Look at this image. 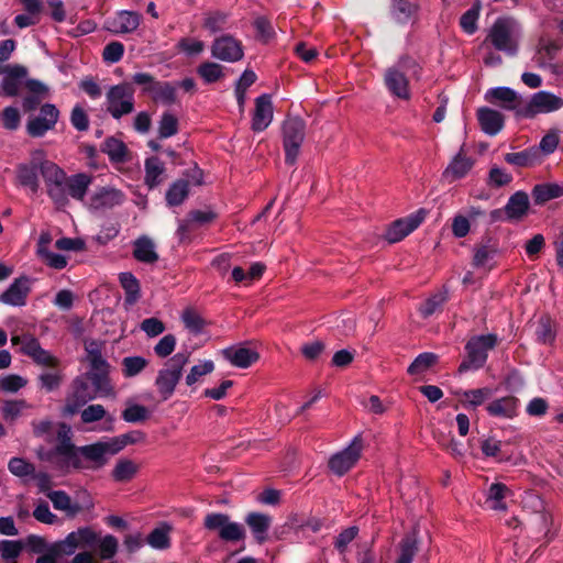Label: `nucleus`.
I'll list each match as a JSON object with an SVG mask.
<instances>
[{
  "instance_id": "nucleus-53",
  "label": "nucleus",
  "mask_w": 563,
  "mask_h": 563,
  "mask_svg": "<svg viewBox=\"0 0 563 563\" xmlns=\"http://www.w3.org/2000/svg\"><path fill=\"white\" fill-rule=\"evenodd\" d=\"M481 450L485 456L494 457L498 462L509 460V455L503 450V442L493 437L481 442Z\"/></svg>"
},
{
  "instance_id": "nucleus-45",
  "label": "nucleus",
  "mask_w": 563,
  "mask_h": 563,
  "mask_svg": "<svg viewBox=\"0 0 563 563\" xmlns=\"http://www.w3.org/2000/svg\"><path fill=\"white\" fill-rule=\"evenodd\" d=\"M85 351L90 364V369L110 368V364L102 356V344L100 342L92 340L86 343Z\"/></svg>"
},
{
  "instance_id": "nucleus-20",
  "label": "nucleus",
  "mask_w": 563,
  "mask_h": 563,
  "mask_svg": "<svg viewBox=\"0 0 563 563\" xmlns=\"http://www.w3.org/2000/svg\"><path fill=\"white\" fill-rule=\"evenodd\" d=\"M123 201L124 195L121 190L102 187L91 195L88 207L92 210L111 209L115 206L122 205Z\"/></svg>"
},
{
  "instance_id": "nucleus-33",
  "label": "nucleus",
  "mask_w": 563,
  "mask_h": 563,
  "mask_svg": "<svg viewBox=\"0 0 563 563\" xmlns=\"http://www.w3.org/2000/svg\"><path fill=\"white\" fill-rule=\"evenodd\" d=\"M91 183L92 176L86 173H78L69 177L66 176L65 186L67 195L75 200L84 201Z\"/></svg>"
},
{
  "instance_id": "nucleus-23",
  "label": "nucleus",
  "mask_w": 563,
  "mask_h": 563,
  "mask_svg": "<svg viewBox=\"0 0 563 563\" xmlns=\"http://www.w3.org/2000/svg\"><path fill=\"white\" fill-rule=\"evenodd\" d=\"M223 357L233 366L247 368L260 360V354L246 346H230L223 350Z\"/></svg>"
},
{
  "instance_id": "nucleus-55",
  "label": "nucleus",
  "mask_w": 563,
  "mask_h": 563,
  "mask_svg": "<svg viewBox=\"0 0 563 563\" xmlns=\"http://www.w3.org/2000/svg\"><path fill=\"white\" fill-rule=\"evenodd\" d=\"M253 27L255 29V37L262 43H268L272 41L276 33L272 22L264 15L255 18L253 21Z\"/></svg>"
},
{
  "instance_id": "nucleus-40",
  "label": "nucleus",
  "mask_w": 563,
  "mask_h": 563,
  "mask_svg": "<svg viewBox=\"0 0 563 563\" xmlns=\"http://www.w3.org/2000/svg\"><path fill=\"white\" fill-rule=\"evenodd\" d=\"M31 409L32 405L23 399L4 400L1 407V416L5 421L14 422Z\"/></svg>"
},
{
  "instance_id": "nucleus-18",
  "label": "nucleus",
  "mask_w": 563,
  "mask_h": 563,
  "mask_svg": "<svg viewBox=\"0 0 563 563\" xmlns=\"http://www.w3.org/2000/svg\"><path fill=\"white\" fill-rule=\"evenodd\" d=\"M142 20V15L136 11L121 10L113 18L104 22V29L113 34H128L134 32Z\"/></svg>"
},
{
  "instance_id": "nucleus-14",
  "label": "nucleus",
  "mask_w": 563,
  "mask_h": 563,
  "mask_svg": "<svg viewBox=\"0 0 563 563\" xmlns=\"http://www.w3.org/2000/svg\"><path fill=\"white\" fill-rule=\"evenodd\" d=\"M511 31V21L506 18H498L490 27L488 40L497 51L514 56L518 47L512 38Z\"/></svg>"
},
{
  "instance_id": "nucleus-39",
  "label": "nucleus",
  "mask_w": 563,
  "mask_h": 563,
  "mask_svg": "<svg viewBox=\"0 0 563 563\" xmlns=\"http://www.w3.org/2000/svg\"><path fill=\"white\" fill-rule=\"evenodd\" d=\"M121 287L125 292L124 302L129 306L134 305L141 297V285L139 279L130 272L119 275Z\"/></svg>"
},
{
  "instance_id": "nucleus-2",
  "label": "nucleus",
  "mask_w": 563,
  "mask_h": 563,
  "mask_svg": "<svg viewBox=\"0 0 563 563\" xmlns=\"http://www.w3.org/2000/svg\"><path fill=\"white\" fill-rule=\"evenodd\" d=\"M418 64L415 58L409 55H402L397 63L388 67L384 73V85L390 95L402 99H410L408 71L417 74Z\"/></svg>"
},
{
  "instance_id": "nucleus-22",
  "label": "nucleus",
  "mask_w": 563,
  "mask_h": 563,
  "mask_svg": "<svg viewBox=\"0 0 563 563\" xmlns=\"http://www.w3.org/2000/svg\"><path fill=\"white\" fill-rule=\"evenodd\" d=\"M91 446L95 457V465L98 470L108 464V455H114L125 448L120 435L111 438L109 441H98L91 443Z\"/></svg>"
},
{
  "instance_id": "nucleus-52",
  "label": "nucleus",
  "mask_w": 563,
  "mask_h": 563,
  "mask_svg": "<svg viewBox=\"0 0 563 563\" xmlns=\"http://www.w3.org/2000/svg\"><path fill=\"white\" fill-rule=\"evenodd\" d=\"M223 66L214 62H203L197 67V74L206 84H213L224 77Z\"/></svg>"
},
{
  "instance_id": "nucleus-59",
  "label": "nucleus",
  "mask_w": 563,
  "mask_h": 563,
  "mask_svg": "<svg viewBox=\"0 0 563 563\" xmlns=\"http://www.w3.org/2000/svg\"><path fill=\"white\" fill-rule=\"evenodd\" d=\"M181 320L191 333L200 334L206 325L205 319L195 310L186 309L181 314Z\"/></svg>"
},
{
  "instance_id": "nucleus-3",
  "label": "nucleus",
  "mask_w": 563,
  "mask_h": 563,
  "mask_svg": "<svg viewBox=\"0 0 563 563\" xmlns=\"http://www.w3.org/2000/svg\"><path fill=\"white\" fill-rule=\"evenodd\" d=\"M498 336L494 333L474 335L465 344L466 357L459 365L460 374L468 371H478L487 362L488 351L496 347Z\"/></svg>"
},
{
  "instance_id": "nucleus-12",
  "label": "nucleus",
  "mask_w": 563,
  "mask_h": 563,
  "mask_svg": "<svg viewBox=\"0 0 563 563\" xmlns=\"http://www.w3.org/2000/svg\"><path fill=\"white\" fill-rule=\"evenodd\" d=\"M427 213L426 209L420 208L405 218L393 221L384 233L385 240L389 243L400 242L424 221Z\"/></svg>"
},
{
  "instance_id": "nucleus-28",
  "label": "nucleus",
  "mask_w": 563,
  "mask_h": 563,
  "mask_svg": "<svg viewBox=\"0 0 563 563\" xmlns=\"http://www.w3.org/2000/svg\"><path fill=\"white\" fill-rule=\"evenodd\" d=\"M144 172V184L147 186L150 190L157 188L165 180V165L155 155L145 158Z\"/></svg>"
},
{
  "instance_id": "nucleus-21",
  "label": "nucleus",
  "mask_w": 563,
  "mask_h": 563,
  "mask_svg": "<svg viewBox=\"0 0 563 563\" xmlns=\"http://www.w3.org/2000/svg\"><path fill=\"white\" fill-rule=\"evenodd\" d=\"M529 208L528 194L523 190L514 192L505 205L506 220L509 222L522 220L528 214Z\"/></svg>"
},
{
  "instance_id": "nucleus-32",
  "label": "nucleus",
  "mask_w": 563,
  "mask_h": 563,
  "mask_svg": "<svg viewBox=\"0 0 563 563\" xmlns=\"http://www.w3.org/2000/svg\"><path fill=\"white\" fill-rule=\"evenodd\" d=\"M474 161L465 156L462 151L457 153L443 172L442 176L449 183L463 178L473 167Z\"/></svg>"
},
{
  "instance_id": "nucleus-9",
  "label": "nucleus",
  "mask_w": 563,
  "mask_h": 563,
  "mask_svg": "<svg viewBox=\"0 0 563 563\" xmlns=\"http://www.w3.org/2000/svg\"><path fill=\"white\" fill-rule=\"evenodd\" d=\"M59 457V467L65 471H98L95 465V457L91 444L82 446H70L59 452L53 453Z\"/></svg>"
},
{
  "instance_id": "nucleus-8",
  "label": "nucleus",
  "mask_w": 563,
  "mask_h": 563,
  "mask_svg": "<svg viewBox=\"0 0 563 563\" xmlns=\"http://www.w3.org/2000/svg\"><path fill=\"white\" fill-rule=\"evenodd\" d=\"M98 396L87 377L84 375L77 376L70 384V390L63 408V416L68 417L78 413L84 406Z\"/></svg>"
},
{
  "instance_id": "nucleus-47",
  "label": "nucleus",
  "mask_w": 563,
  "mask_h": 563,
  "mask_svg": "<svg viewBox=\"0 0 563 563\" xmlns=\"http://www.w3.org/2000/svg\"><path fill=\"white\" fill-rule=\"evenodd\" d=\"M419 551L418 541L413 534L405 536L399 542V555L395 563H412Z\"/></svg>"
},
{
  "instance_id": "nucleus-6",
  "label": "nucleus",
  "mask_w": 563,
  "mask_h": 563,
  "mask_svg": "<svg viewBox=\"0 0 563 563\" xmlns=\"http://www.w3.org/2000/svg\"><path fill=\"white\" fill-rule=\"evenodd\" d=\"M37 367H41V372L37 374V379L40 380L43 389L51 393L60 387L64 380L60 361L48 351L42 349L38 343Z\"/></svg>"
},
{
  "instance_id": "nucleus-7",
  "label": "nucleus",
  "mask_w": 563,
  "mask_h": 563,
  "mask_svg": "<svg viewBox=\"0 0 563 563\" xmlns=\"http://www.w3.org/2000/svg\"><path fill=\"white\" fill-rule=\"evenodd\" d=\"M134 93L135 88L128 81L109 88L106 93V103L107 111L113 119L119 120L134 111Z\"/></svg>"
},
{
  "instance_id": "nucleus-34",
  "label": "nucleus",
  "mask_w": 563,
  "mask_h": 563,
  "mask_svg": "<svg viewBox=\"0 0 563 563\" xmlns=\"http://www.w3.org/2000/svg\"><path fill=\"white\" fill-rule=\"evenodd\" d=\"M133 257L141 263L154 264L158 261L154 242L146 235L137 238L133 242Z\"/></svg>"
},
{
  "instance_id": "nucleus-31",
  "label": "nucleus",
  "mask_w": 563,
  "mask_h": 563,
  "mask_svg": "<svg viewBox=\"0 0 563 563\" xmlns=\"http://www.w3.org/2000/svg\"><path fill=\"white\" fill-rule=\"evenodd\" d=\"M245 523L258 544H263L267 540V533L272 525L271 516L255 511L249 512L245 517Z\"/></svg>"
},
{
  "instance_id": "nucleus-1",
  "label": "nucleus",
  "mask_w": 563,
  "mask_h": 563,
  "mask_svg": "<svg viewBox=\"0 0 563 563\" xmlns=\"http://www.w3.org/2000/svg\"><path fill=\"white\" fill-rule=\"evenodd\" d=\"M1 75L0 93L5 97H18L26 93L22 102L23 110L32 111L35 109V79L29 77L27 68L19 64L5 65Z\"/></svg>"
},
{
  "instance_id": "nucleus-63",
  "label": "nucleus",
  "mask_w": 563,
  "mask_h": 563,
  "mask_svg": "<svg viewBox=\"0 0 563 563\" xmlns=\"http://www.w3.org/2000/svg\"><path fill=\"white\" fill-rule=\"evenodd\" d=\"M512 181V175L506 173L498 166H493L489 169L487 185L492 188H500L509 185Z\"/></svg>"
},
{
  "instance_id": "nucleus-46",
  "label": "nucleus",
  "mask_w": 563,
  "mask_h": 563,
  "mask_svg": "<svg viewBox=\"0 0 563 563\" xmlns=\"http://www.w3.org/2000/svg\"><path fill=\"white\" fill-rule=\"evenodd\" d=\"M170 526L164 523L161 527L153 529L146 537L145 541L156 550H166L170 547Z\"/></svg>"
},
{
  "instance_id": "nucleus-19",
  "label": "nucleus",
  "mask_w": 563,
  "mask_h": 563,
  "mask_svg": "<svg viewBox=\"0 0 563 563\" xmlns=\"http://www.w3.org/2000/svg\"><path fill=\"white\" fill-rule=\"evenodd\" d=\"M273 120V103L271 96L263 93L255 99V109L252 118V130L262 132L268 128Z\"/></svg>"
},
{
  "instance_id": "nucleus-15",
  "label": "nucleus",
  "mask_w": 563,
  "mask_h": 563,
  "mask_svg": "<svg viewBox=\"0 0 563 563\" xmlns=\"http://www.w3.org/2000/svg\"><path fill=\"white\" fill-rule=\"evenodd\" d=\"M98 544V534L90 527L78 528L58 542L66 555L75 554L77 550L93 549Z\"/></svg>"
},
{
  "instance_id": "nucleus-27",
  "label": "nucleus",
  "mask_w": 563,
  "mask_h": 563,
  "mask_svg": "<svg viewBox=\"0 0 563 563\" xmlns=\"http://www.w3.org/2000/svg\"><path fill=\"white\" fill-rule=\"evenodd\" d=\"M30 291L29 279L16 278L9 288L0 295V301L10 306H24Z\"/></svg>"
},
{
  "instance_id": "nucleus-5",
  "label": "nucleus",
  "mask_w": 563,
  "mask_h": 563,
  "mask_svg": "<svg viewBox=\"0 0 563 563\" xmlns=\"http://www.w3.org/2000/svg\"><path fill=\"white\" fill-rule=\"evenodd\" d=\"M285 163L295 165L306 136V123L299 117H288L282 126Z\"/></svg>"
},
{
  "instance_id": "nucleus-16",
  "label": "nucleus",
  "mask_w": 563,
  "mask_h": 563,
  "mask_svg": "<svg viewBox=\"0 0 563 563\" xmlns=\"http://www.w3.org/2000/svg\"><path fill=\"white\" fill-rule=\"evenodd\" d=\"M485 100L507 111H514L520 118V109L525 99L509 87L490 88L485 93Z\"/></svg>"
},
{
  "instance_id": "nucleus-57",
  "label": "nucleus",
  "mask_w": 563,
  "mask_h": 563,
  "mask_svg": "<svg viewBox=\"0 0 563 563\" xmlns=\"http://www.w3.org/2000/svg\"><path fill=\"white\" fill-rule=\"evenodd\" d=\"M150 417L148 409L139 404L128 405L121 412V418L128 423H140L147 420Z\"/></svg>"
},
{
  "instance_id": "nucleus-36",
  "label": "nucleus",
  "mask_w": 563,
  "mask_h": 563,
  "mask_svg": "<svg viewBox=\"0 0 563 563\" xmlns=\"http://www.w3.org/2000/svg\"><path fill=\"white\" fill-rule=\"evenodd\" d=\"M109 373L110 368L89 369L84 376L87 377L99 396H109L113 391Z\"/></svg>"
},
{
  "instance_id": "nucleus-13",
  "label": "nucleus",
  "mask_w": 563,
  "mask_h": 563,
  "mask_svg": "<svg viewBox=\"0 0 563 563\" xmlns=\"http://www.w3.org/2000/svg\"><path fill=\"white\" fill-rule=\"evenodd\" d=\"M362 449L363 440L361 435H356L347 448L330 457L329 468L331 472L338 476H343L360 460Z\"/></svg>"
},
{
  "instance_id": "nucleus-30",
  "label": "nucleus",
  "mask_w": 563,
  "mask_h": 563,
  "mask_svg": "<svg viewBox=\"0 0 563 563\" xmlns=\"http://www.w3.org/2000/svg\"><path fill=\"white\" fill-rule=\"evenodd\" d=\"M80 418L82 423H93L100 420H104L103 431L112 432L114 430L115 418L109 415L102 405L95 404L89 405L80 411Z\"/></svg>"
},
{
  "instance_id": "nucleus-26",
  "label": "nucleus",
  "mask_w": 563,
  "mask_h": 563,
  "mask_svg": "<svg viewBox=\"0 0 563 563\" xmlns=\"http://www.w3.org/2000/svg\"><path fill=\"white\" fill-rule=\"evenodd\" d=\"M460 405L466 410H476L485 401L492 398L493 390L489 387L459 390L455 393Z\"/></svg>"
},
{
  "instance_id": "nucleus-48",
  "label": "nucleus",
  "mask_w": 563,
  "mask_h": 563,
  "mask_svg": "<svg viewBox=\"0 0 563 563\" xmlns=\"http://www.w3.org/2000/svg\"><path fill=\"white\" fill-rule=\"evenodd\" d=\"M510 489L503 483H493L487 492V503L494 510H506V504L504 501L506 495Z\"/></svg>"
},
{
  "instance_id": "nucleus-35",
  "label": "nucleus",
  "mask_w": 563,
  "mask_h": 563,
  "mask_svg": "<svg viewBox=\"0 0 563 563\" xmlns=\"http://www.w3.org/2000/svg\"><path fill=\"white\" fill-rule=\"evenodd\" d=\"M506 163L517 167H532L540 163V150L536 146L526 148L521 152L507 153L504 156Z\"/></svg>"
},
{
  "instance_id": "nucleus-56",
  "label": "nucleus",
  "mask_w": 563,
  "mask_h": 563,
  "mask_svg": "<svg viewBox=\"0 0 563 563\" xmlns=\"http://www.w3.org/2000/svg\"><path fill=\"white\" fill-rule=\"evenodd\" d=\"M121 364L123 376L130 378L139 375L148 365V361L143 356H126Z\"/></svg>"
},
{
  "instance_id": "nucleus-24",
  "label": "nucleus",
  "mask_w": 563,
  "mask_h": 563,
  "mask_svg": "<svg viewBox=\"0 0 563 563\" xmlns=\"http://www.w3.org/2000/svg\"><path fill=\"white\" fill-rule=\"evenodd\" d=\"M477 120L482 131L490 136L498 134L505 125L504 115L488 107L477 110Z\"/></svg>"
},
{
  "instance_id": "nucleus-62",
  "label": "nucleus",
  "mask_w": 563,
  "mask_h": 563,
  "mask_svg": "<svg viewBox=\"0 0 563 563\" xmlns=\"http://www.w3.org/2000/svg\"><path fill=\"white\" fill-rule=\"evenodd\" d=\"M23 550V542L20 540H1L0 541V555L9 563L14 561Z\"/></svg>"
},
{
  "instance_id": "nucleus-51",
  "label": "nucleus",
  "mask_w": 563,
  "mask_h": 563,
  "mask_svg": "<svg viewBox=\"0 0 563 563\" xmlns=\"http://www.w3.org/2000/svg\"><path fill=\"white\" fill-rule=\"evenodd\" d=\"M40 12H44L57 23H62L66 20V10L62 0H45V5H42L37 0V14Z\"/></svg>"
},
{
  "instance_id": "nucleus-38",
  "label": "nucleus",
  "mask_w": 563,
  "mask_h": 563,
  "mask_svg": "<svg viewBox=\"0 0 563 563\" xmlns=\"http://www.w3.org/2000/svg\"><path fill=\"white\" fill-rule=\"evenodd\" d=\"M102 153L109 156L112 163H124L128 161V147L123 141L110 136L107 137L100 146Z\"/></svg>"
},
{
  "instance_id": "nucleus-43",
  "label": "nucleus",
  "mask_w": 563,
  "mask_h": 563,
  "mask_svg": "<svg viewBox=\"0 0 563 563\" xmlns=\"http://www.w3.org/2000/svg\"><path fill=\"white\" fill-rule=\"evenodd\" d=\"M38 154L40 152L37 151V170L41 172L46 186L66 180V173L62 168L53 162H40Z\"/></svg>"
},
{
  "instance_id": "nucleus-61",
  "label": "nucleus",
  "mask_w": 563,
  "mask_h": 563,
  "mask_svg": "<svg viewBox=\"0 0 563 563\" xmlns=\"http://www.w3.org/2000/svg\"><path fill=\"white\" fill-rule=\"evenodd\" d=\"M537 341L542 344H552L555 341L556 333L552 328L551 319L542 317L536 330Z\"/></svg>"
},
{
  "instance_id": "nucleus-58",
  "label": "nucleus",
  "mask_w": 563,
  "mask_h": 563,
  "mask_svg": "<svg viewBox=\"0 0 563 563\" xmlns=\"http://www.w3.org/2000/svg\"><path fill=\"white\" fill-rule=\"evenodd\" d=\"M129 82L132 84L133 87L134 85L139 86L141 88L142 95L152 96L157 79L150 73L140 71L133 74L131 76V81Z\"/></svg>"
},
{
  "instance_id": "nucleus-17",
  "label": "nucleus",
  "mask_w": 563,
  "mask_h": 563,
  "mask_svg": "<svg viewBox=\"0 0 563 563\" xmlns=\"http://www.w3.org/2000/svg\"><path fill=\"white\" fill-rule=\"evenodd\" d=\"M212 57L227 63H235L243 58L244 51L242 42L232 35H222L212 42Z\"/></svg>"
},
{
  "instance_id": "nucleus-49",
  "label": "nucleus",
  "mask_w": 563,
  "mask_h": 563,
  "mask_svg": "<svg viewBox=\"0 0 563 563\" xmlns=\"http://www.w3.org/2000/svg\"><path fill=\"white\" fill-rule=\"evenodd\" d=\"M439 356L432 352L420 353L408 366L409 375H420L438 363Z\"/></svg>"
},
{
  "instance_id": "nucleus-44",
  "label": "nucleus",
  "mask_w": 563,
  "mask_h": 563,
  "mask_svg": "<svg viewBox=\"0 0 563 563\" xmlns=\"http://www.w3.org/2000/svg\"><path fill=\"white\" fill-rule=\"evenodd\" d=\"M417 7L407 0H391L390 14L398 24H406L415 14Z\"/></svg>"
},
{
  "instance_id": "nucleus-29",
  "label": "nucleus",
  "mask_w": 563,
  "mask_h": 563,
  "mask_svg": "<svg viewBox=\"0 0 563 563\" xmlns=\"http://www.w3.org/2000/svg\"><path fill=\"white\" fill-rule=\"evenodd\" d=\"M60 111L53 103H43L37 106V137H42L46 132L53 130L58 122Z\"/></svg>"
},
{
  "instance_id": "nucleus-11",
  "label": "nucleus",
  "mask_w": 563,
  "mask_h": 563,
  "mask_svg": "<svg viewBox=\"0 0 563 563\" xmlns=\"http://www.w3.org/2000/svg\"><path fill=\"white\" fill-rule=\"evenodd\" d=\"M563 108V99L545 90L538 91L523 101L520 119H533L539 113H550Z\"/></svg>"
},
{
  "instance_id": "nucleus-60",
  "label": "nucleus",
  "mask_w": 563,
  "mask_h": 563,
  "mask_svg": "<svg viewBox=\"0 0 563 563\" xmlns=\"http://www.w3.org/2000/svg\"><path fill=\"white\" fill-rule=\"evenodd\" d=\"M74 445L75 444L73 443V432L70 426L66 422H60L56 431V444L52 451V454Z\"/></svg>"
},
{
  "instance_id": "nucleus-42",
  "label": "nucleus",
  "mask_w": 563,
  "mask_h": 563,
  "mask_svg": "<svg viewBox=\"0 0 563 563\" xmlns=\"http://www.w3.org/2000/svg\"><path fill=\"white\" fill-rule=\"evenodd\" d=\"M531 197L536 205H544L545 202L559 198V184L542 183L533 186Z\"/></svg>"
},
{
  "instance_id": "nucleus-50",
  "label": "nucleus",
  "mask_w": 563,
  "mask_h": 563,
  "mask_svg": "<svg viewBox=\"0 0 563 563\" xmlns=\"http://www.w3.org/2000/svg\"><path fill=\"white\" fill-rule=\"evenodd\" d=\"M179 122L175 114L169 111L163 112L158 121V139L165 140L178 133Z\"/></svg>"
},
{
  "instance_id": "nucleus-4",
  "label": "nucleus",
  "mask_w": 563,
  "mask_h": 563,
  "mask_svg": "<svg viewBox=\"0 0 563 563\" xmlns=\"http://www.w3.org/2000/svg\"><path fill=\"white\" fill-rule=\"evenodd\" d=\"M189 361V353L179 352L172 356L165 366L158 371L155 386L162 400H168L175 393V388L183 376V369Z\"/></svg>"
},
{
  "instance_id": "nucleus-41",
  "label": "nucleus",
  "mask_w": 563,
  "mask_h": 563,
  "mask_svg": "<svg viewBox=\"0 0 563 563\" xmlns=\"http://www.w3.org/2000/svg\"><path fill=\"white\" fill-rule=\"evenodd\" d=\"M151 98L155 102H162L167 106L174 104L177 100L176 85L172 81L157 80Z\"/></svg>"
},
{
  "instance_id": "nucleus-54",
  "label": "nucleus",
  "mask_w": 563,
  "mask_h": 563,
  "mask_svg": "<svg viewBox=\"0 0 563 563\" xmlns=\"http://www.w3.org/2000/svg\"><path fill=\"white\" fill-rule=\"evenodd\" d=\"M137 472V466L133 461L121 459L112 470V478L115 482L125 483L131 481Z\"/></svg>"
},
{
  "instance_id": "nucleus-10",
  "label": "nucleus",
  "mask_w": 563,
  "mask_h": 563,
  "mask_svg": "<svg viewBox=\"0 0 563 563\" xmlns=\"http://www.w3.org/2000/svg\"><path fill=\"white\" fill-rule=\"evenodd\" d=\"M203 527L208 531H217L219 538L224 542H239L245 539V530L242 525L231 521L227 514H207L203 519Z\"/></svg>"
},
{
  "instance_id": "nucleus-25",
  "label": "nucleus",
  "mask_w": 563,
  "mask_h": 563,
  "mask_svg": "<svg viewBox=\"0 0 563 563\" xmlns=\"http://www.w3.org/2000/svg\"><path fill=\"white\" fill-rule=\"evenodd\" d=\"M519 399L515 396H505L490 401L486 411L490 417L512 419L518 415Z\"/></svg>"
},
{
  "instance_id": "nucleus-64",
  "label": "nucleus",
  "mask_w": 563,
  "mask_h": 563,
  "mask_svg": "<svg viewBox=\"0 0 563 563\" xmlns=\"http://www.w3.org/2000/svg\"><path fill=\"white\" fill-rule=\"evenodd\" d=\"M228 21V14L221 11H214L207 14L203 27L211 33L224 30Z\"/></svg>"
},
{
  "instance_id": "nucleus-37",
  "label": "nucleus",
  "mask_w": 563,
  "mask_h": 563,
  "mask_svg": "<svg viewBox=\"0 0 563 563\" xmlns=\"http://www.w3.org/2000/svg\"><path fill=\"white\" fill-rule=\"evenodd\" d=\"M189 194V181L185 178L176 179L166 190V205L168 207H178L188 198Z\"/></svg>"
}]
</instances>
